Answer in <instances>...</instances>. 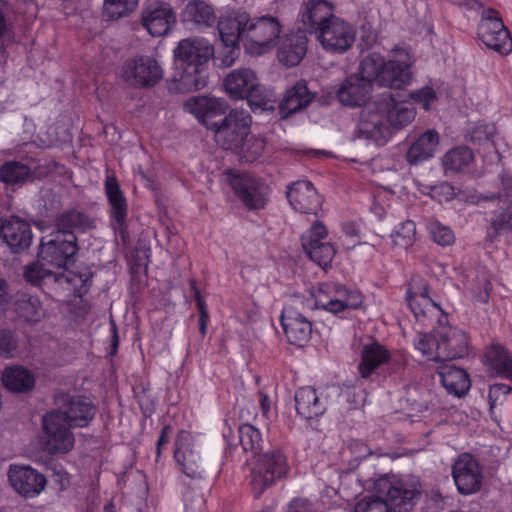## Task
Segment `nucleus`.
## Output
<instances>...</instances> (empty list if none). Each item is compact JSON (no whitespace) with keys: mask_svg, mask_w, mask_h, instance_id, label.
<instances>
[{"mask_svg":"<svg viewBox=\"0 0 512 512\" xmlns=\"http://www.w3.org/2000/svg\"><path fill=\"white\" fill-rule=\"evenodd\" d=\"M250 15L241 9H232L221 15L217 28L223 44L237 45L239 41L245 46L246 27L249 26Z\"/></svg>","mask_w":512,"mask_h":512,"instance_id":"19","label":"nucleus"},{"mask_svg":"<svg viewBox=\"0 0 512 512\" xmlns=\"http://www.w3.org/2000/svg\"><path fill=\"white\" fill-rule=\"evenodd\" d=\"M11 487L20 495L33 498L46 487V477L28 465L11 464L7 471Z\"/></svg>","mask_w":512,"mask_h":512,"instance_id":"17","label":"nucleus"},{"mask_svg":"<svg viewBox=\"0 0 512 512\" xmlns=\"http://www.w3.org/2000/svg\"><path fill=\"white\" fill-rule=\"evenodd\" d=\"M351 450L356 455L357 458H365L369 456L371 453V450L360 441H355L351 445Z\"/></svg>","mask_w":512,"mask_h":512,"instance_id":"63","label":"nucleus"},{"mask_svg":"<svg viewBox=\"0 0 512 512\" xmlns=\"http://www.w3.org/2000/svg\"><path fill=\"white\" fill-rule=\"evenodd\" d=\"M282 25L278 18L265 15L249 20L246 27L245 51L252 56L272 50L280 37Z\"/></svg>","mask_w":512,"mask_h":512,"instance_id":"9","label":"nucleus"},{"mask_svg":"<svg viewBox=\"0 0 512 512\" xmlns=\"http://www.w3.org/2000/svg\"><path fill=\"white\" fill-rule=\"evenodd\" d=\"M183 19L202 30L212 27L217 17L210 4L203 0H192L184 8Z\"/></svg>","mask_w":512,"mask_h":512,"instance_id":"38","label":"nucleus"},{"mask_svg":"<svg viewBox=\"0 0 512 512\" xmlns=\"http://www.w3.org/2000/svg\"><path fill=\"white\" fill-rule=\"evenodd\" d=\"M413 343L427 360L435 362L446 363L469 354V338L456 327L441 328L433 334H417Z\"/></svg>","mask_w":512,"mask_h":512,"instance_id":"2","label":"nucleus"},{"mask_svg":"<svg viewBox=\"0 0 512 512\" xmlns=\"http://www.w3.org/2000/svg\"><path fill=\"white\" fill-rule=\"evenodd\" d=\"M174 458L187 477L196 480L203 478L204 469L199 455L192 447V436L189 432L180 431L177 435Z\"/></svg>","mask_w":512,"mask_h":512,"instance_id":"21","label":"nucleus"},{"mask_svg":"<svg viewBox=\"0 0 512 512\" xmlns=\"http://www.w3.org/2000/svg\"><path fill=\"white\" fill-rule=\"evenodd\" d=\"M428 231L432 239L441 246H448L454 241L452 230L438 221L429 222Z\"/></svg>","mask_w":512,"mask_h":512,"instance_id":"54","label":"nucleus"},{"mask_svg":"<svg viewBox=\"0 0 512 512\" xmlns=\"http://www.w3.org/2000/svg\"><path fill=\"white\" fill-rule=\"evenodd\" d=\"M8 297V286L7 282L0 277V306H2Z\"/></svg>","mask_w":512,"mask_h":512,"instance_id":"64","label":"nucleus"},{"mask_svg":"<svg viewBox=\"0 0 512 512\" xmlns=\"http://www.w3.org/2000/svg\"><path fill=\"white\" fill-rule=\"evenodd\" d=\"M412 98L422 104V108L428 110L436 100V94L430 87H425L411 94Z\"/></svg>","mask_w":512,"mask_h":512,"instance_id":"59","label":"nucleus"},{"mask_svg":"<svg viewBox=\"0 0 512 512\" xmlns=\"http://www.w3.org/2000/svg\"><path fill=\"white\" fill-rule=\"evenodd\" d=\"M184 512H203L205 509V499L202 493L187 489L184 494Z\"/></svg>","mask_w":512,"mask_h":512,"instance_id":"56","label":"nucleus"},{"mask_svg":"<svg viewBox=\"0 0 512 512\" xmlns=\"http://www.w3.org/2000/svg\"><path fill=\"white\" fill-rule=\"evenodd\" d=\"M354 512H392L387 500L380 497H369L360 500Z\"/></svg>","mask_w":512,"mask_h":512,"instance_id":"55","label":"nucleus"},{"mask_svg":"<svg viewBox=\"0 0 512 512\" xmlns=\"http://www.w3.org/2000/svg\"><path fill=\"white\" fill-rule=\"evenodd\" d=\"M314 297L316 308L333 314L347 309H356L362 304V296L358 291L341 285L321 284Z\"/></svg>","mask_w":512,"mask_h":512,"instance_id":"13","label":"nucleus"},{"mask_svg":"<svg viewBox=\"0 0 512 512\" xmlns=\"http://www.w3.org/2000/svg\"><path fill=\"white\" fill-rule=\"evenodd\" d=\"M67 238L52 232L47 240L42 238L39 259L57 269L67 268L74 264L75 256L79 250L77 238H73L70 234L67 235Z\"/></svg>","mask_w":512,"mask_h":512,"instance_id":"12","label":"nucleus"},{"mask_svg":"<svg viewBox=\"0 0 512 512\" xmlns=\"http://www.w3.org/2000/svg\"><path fill=\"white\" fill-rule=\"evenodd\" d=\"M32 175L31 168L19 161H7L0 166V181L7 185H22Z\"/></svg>","mask_w":512,"mask_h":512,"instance_id":"43","label":"nucleus"},{"mask_svg":"<svg viewBox=\"0 0 512 512\" xmlns=\"http://www.w3.org/2000/svg\"><path fill=\"white\" fill-rule=\"evenodd\" d=\"M104 187L111 208V216L119 225H122L127 217L128 205L116 177L107 175Z\"/></svg>","mask_w":512,"mask_h":512,"instance_id":"39","label":"nucleus"},{"mask_svg":"<svg viewBox=\"0 0 512 512\" xmlns=\"http://www.w3.org/2000/svg\"><path fill=\"white\" fill-rule=\"evenodd\" d=\"M452 477L462 495L474 494L481 489L482 470L477 459L469 453H462L455 459Z\"/></svg>","mask_w":512,"mask_h":512,"instance_id":"16","label":"nucleus"},{"mask_svg":"<svg viewBox=\"0 0 512 512\" xmlns=\"http://www.w3.org/2000/svg\"><path fill=\"white\" fill-rule=\"evenodd\" d=\"M240 49L237 45H229L224 44L223 50L220 52L218 56V60L220 61L219 65L222 67H230L232 66L236 59L239 57Z\"/></svg>","mask_w":512,"mask_h":512,"instance_id":"58","label":"nucleus"},{"mask_svg":"<svg viewBox=\"0 0 512 512\" xmlns=\"http://www.w3.org/2000/svg\"><path fill=\"white\" fill-rule=\"evenodd\" d=\"M63 415L71 427H86L96 414V407L87 398L67 396L60 409L55 410Z\"/></svg>","mask_w":512,"mask_h":512,"instance_id":"26","label":"nucleus"},{"mask_svg":"<svg viewBox=\"0 0 512 512\" xmlns=\"http://www.w3.org/2000/svg\"><path fill=\"white\" fill-rule=\"evenodd\" d=\"M491 202H497L496 208L490 211L489 218L493 236L512 232V176L501 175L495 191L479 194L474 200L478 205Z\"/></svg>","mask_w":512,"mask_h":512,"instance_id":"5","label":"nucleus"},{"mask_svg":"<svg viewBox=\"0 0 512 512\" xmlns=\"http://www.w3.org/2000/svg\"><path fill=\"white\" fill-rule=\"evenodd\" d=\"M16 305L19 315L26 321L38 322L45 315L43 305L36 295L22 293L19 295Z\"/></svg>","mask_w":512,"mask_h":512,"instance_id":"44","label":"nucleus"},{"mask_svg":"<svg viewBox=\"0 0 512 512\" xmlns=\"http://www.w3.org/2000/svg\"><path fill=\"white\" fill-rule=\"evenodd\" d=\"M173 53L176 65L184 69L179 78L175 77L180 88L201 89L205 82L199 76V67L213 56L214 48L210 42L202 37L185 38L178 42Z\"/></svg>","mask_w":512,"mask_h":512,"instance_id":"3","label":"nucleus"},{"mask_svg":"<svg viewBox=\"0 0 512 512\" xmlns=\"http://www.w3.org/2000/svg\"><path fill=\"white\" fill-rule=\"evenodd\" d=\"M162 76V68L149 56L130 59L122 67L123 79L134 87H152L161 80Z\"/></svg>","mask_w":512,"mask_h":512,"instance_id":"15","label":"nucleus"},{"mask_svg":"<svg viewBox=\"0 0 512 512\" xmlns=\"http://www.w3.org/2000/svg\"><path fill=\"white\" fill-rule=\"evenodd\" d=\"M416 236V225L413 221L407 220L396 226L391 237L393 244L403 249L412 246Z\"/></svg>","mask_w":512,"mask_h":512,"instance_id":"48","label":"nucleus"},{"mask_svg":"<svg viewBox=\"0 0 512 512\" xmlns=\"http://www.w3.org/2000/svg\"><path fill=\"white\" fill-rule=\"evenodd\" d=\"M251 122L248 111L231 110L220 122L213 123L215 141L225 150H238L249 136Z\"/></svg>","mask_w":512,"mask_h":512,"instance_id":"10","label":"nucleus"},{"mask_svg":"<svg viewBox=\"0 0 512 512\" xmlns=\"http://www.w3.org/2000/svg\"><path fill=\"white\" fill-rule=\"evenodd\" d=\"M442 165L447 176L470 173L474 168V154L468 147H455L444 154Z\"/></svg>","mask_w":512,"mask_h":512,"instance_id":"35","label":"nucleus"},{"mask_svg":"<svg viewBox=\"0 0 512 512\" xmlns=\"http://www.w3.org/2000/svg\"><path fill=\"white\" fill-rule=\"evenodd\" d=\"M60 412L51 411L42 417L39 443L48 454H65L75 444L74 434Z\"/></svg>","mask_w":512,"mask_h":512,"instance_id":"8","label":"nucleus"},{"mask_svg":"<svg viewBox=\"0 0 512 512\" xmlns=\"http://www.w3.org/2000/svg\"><path fill=\"white\" fill-rule=\"evenodd\" d=\"M307 41L305 32L300 29L287 35L278 51L280 62L288 67L298 65L306 54Z\"/></svg>","mask_w":512,"mask_h":512,"instance_id":"34","label":"nucleus"},{"mask_svg":"<svg viewBox=\"0 0 512 512\" xmlns=\"http://www.w3.org/2000/svg\"><path fill=\"white\" fill-rule=\"evenodd\" d=\"M55 230L52 233L57 234L66 239L70 234L73 238H77V233L84 232L91 227V221L82 212L69 209L59 213L55 218Z\"/></svg>","mask_w":512,"mask_h":512,"instance_id":"33","label":"nucleus"},{"mask_svg":"<svg viewBox=\"0 0 512 512\" xmlns=\"http://www.w3.org/2000/svg\"><path fill=\"white\" fill-rule=\"evenodd\" d=\"M495 133L493 125L478 123L467 130L465 138L474 145H481L488 142Z\"/></svg>","mask_w":512,"mask_h":512,"instance_id":"52","label":"nucleus"},{"mask_svg":"<svg viewBox=\"0 0 512 512\" xmlns=\"http://www.w3.org/2000/svg\"><path fill=\"white\" fill-rule=\"evenodd\" d=\"M0 235L15 253L27 249L33 238L30 225L17 217L9 219L2 225Z\"/></svg>","mask_w":512,"mask_h":512,"instance_id":"27","label":"nucleus"},{"mask_svg":"<svg viewBox=\"0 0 512 512\" xmlns=\"http://www.w3.org/2000/svg\"><path fill=\"white\" fill-rule=\"evenodd\" d=\"M385 59L378 53L366 55L360 62L359 77L367 80L371 86L373 82L378 84V78L382 72Z\"/></svg>","mask_w":512,"mask_h":512,"instance_id":"45","label":"nucleus"},{"mask_svg":"<svg viewBox=\"0 0 512 512\" xmlns=\"http://www.w3.org/2000/svg\"><path fill=\"white\" fill-rule=\"evenodd\" d=\"M327 236L328 232L326 227L321 222H315L301 237L304 251L308 253L307 242H311L312 247L319 246L320 243H328Z\"/></svg>","mask_w":512,"mask_h":512,"instance_id":"51","label":"nucleus"},{"mask_svg":"<svg viewBox=\"0 0 512 512\" xmlns=\"http://www.w3.org/2000/svg\"><path fill=\"white\" fill-rule=\"evenodd\" d=\"M265 145L263 138L249 134L237 151L247 162H253L263 154Z\"/></svg>","mask_w":512,"mask_h":512,"instance_id":"50","label":"nucleus"},{"mask_svg":"<svg viewBox=\"0 0 512 512\" xmlns=\"http://www.w3.org/2000/svg\"><path fill=\"white\" fill-rule=\"evenodd\" d=\"M184 109L204 123L209 118L224 114L228 109V103L223 98L198 96L185 101Z\"/></svg>","mask_w":512,"mask_h":512,"instance_id":"28","label":"nucleus"},{"mask_svg":"<svg viewBox=\"0 0 512 512\" xmlns=\"http://www.w3.org/2000/svg\"><path fill=\"white\" fill-rule=\"evenodd\" d=\"M440 136L435 130H426L411 144L406 153V160L410 165H418L431 159L439 146Z\"/></svg>","mask_w":512,"mask_h":512,"instance_id":"29","label":"nucleus"},{"mask_svg":"<svg viewBox=\"0 0 512 512\" xmlns=\"http://www.w3.org/2000/svg\"><path fill=\"white\" fill-rule=\"evenodd\" d=\"M300 22L304 32H320L323 26L336 17L333 5L327 0H308L300 10Z\"/></svg>","mask_w":512,"mask_h":512,"instance_id":"24","label":"nucleus"},{"mask_svg":"<svg viewBox=\"0 0 512 512\" xmlns=\"http://www.w3.org/2000/svg\"><path fill=\"white\" fill-rule=\"evenodd\" d=\"M3 385L13 392H26L33 388L35 378L26 368L21 366H11L2 373Z\"/></svg>","mask_w":512,"mask_h":512,"instance_id":"42","label":"nucleus"},{"mask_svg":"<svg viewBox=\"0 0 512 512\" xmlns=\"http://www.w3.org/2000/svg\"><path fill=\"white\" fill-rule=\"evenodd\" d=\"M313 97L304 81L297 82L286 91L280 103L282 116L289 117L291 114L304 109L311 103Z\"/></svg>","mask_w":512,"mask_h":512,"instance_id":"36","label":"nucleus"},{"mask_svg":"<svg viewBox=\"0 0 512 512\" xmlns=\"http://www.w3.org/2000/svg\"><path fill=\"white\" fill-rule=\"evenodd\" d=\"M297 413L304 419H313L321 416L326 405L317 395L316 390L311 387H302L295 394Z\"/></svg>","mask_w":512,"mask_h":512,"instance_id":"37","label":"nucleus"},{"mask_svg":"<svg viewBox=\"0 0 512 512\" xmlns=\"http://www.w3.org/2000/svg\"><path fill=\"white\" fill-rule=\"evenodd\" d=\"M376 490L385 496L392 512H409L421 494V484L416 477L384 476L376 482Z\"/></svg>","mask_w":512,"mask_h":512,"instance_id":"6","label":"nucleus"},{"mask_svg":"<svg viewBox=\"0 0 512 512\" xmlns=\"http://www.w3.org/2000/svg\"><path fill=\"white\" fill-rule=\"evenodd\" d=\"M289 512H315L312 504L306 499H294L289 504Z\"/></svg>","mask_w":512,"mask_h":512,"instance_id":"61","label":"nucleus"},{"mask_svg":"<svg viewBox=\"0 0 512 512\" xmlns=\"http://www.w3.org/2000/svg\"><path fill=\"white\" fill-rule=\"evenodd\" d=\"M478 37L489 49L501 54H508L512 51V38L505 28L500 14L488 8L483 10L478 25Z\"/></svg>","mask_w":512,"mask_h":512,"instance_id":"11","label":"nucleus"},{"mask_svg":"<svg viewBox=\"0 0 512 512\" xmlns=\"http://www.w3.org/2000/svg\"><path fill=\"white\" fill-rule=\"evenodd\" d=\"M371 86L358 75L348 77L339 87L337 97L346 106H361L369 98Z\"/></svg>","mask_w":512,"mask_h":512,"instance_id":"31","label":"nucleus"},{"mask_svg":"<svg viewBox=\"0 0 512 512\" xmlns=\"http://www.w3.org/2000/svg\"><path fill=\"white\" fill-rule=\"evenodd\" d=\"M47 263L41 261L34 262L27 265L24 270L26 280L34 285H39L42 280L52 275L50 268H47Z\"/></svg>","mask_w":512,"mask_h":512,"instance_id":"53","label":"nucleus"},{"mask_svg":"<svg viewBox=\"0 0 512 512\" xmlns=\"http://www.w3.org/2000/svg\"><path fill=\"white\" fill-rule=\"evenodd\" d=\"M407 300L415 319L426 324L437 319L441 314V308L428 297L425 290L419 294H408Z\"/></svg>","mask_w":512,"mask_h":512,"instance_id":"40","label":"nucleus"},{"mask_svg":"<svg viewBox=\"0 0 512 512\" xmlns=\"http://www.w3.org/2000/svg\"><path fill=\"white\" fill-rule=\"evenodd\" d=\"M231 187L241 201L249 209H261L265 206L269 188L250 176H233L230 179Z\"/></svg>","mask_w":512,"mask_h":512,"instance_id":"23","label":"nucleus"},{"mask_svg":"<svg viewBox=\"0 0 512 512\" xmlns=\"http://www.w3.org/2000/svg\"><path fill=\"white\" fill-rule=\"evenodd\" d=\"M415 116L416 111L411 103L397 101L390 93H384L363 109L359 130L366 138L380 144L390 135L391 128L402 129Z\"/></svg>","mask_w":512,"mask_h":512,"instance_id":"1","label":"nucleus"},{"mask_svg":"<svg viewBox=\"0 0 512 512\" xmlns=\"http://www.w3.org/2000/svg\"><path fill=\"white\" fill-rule=\"evenodd\" d=\"M225 92L234 100L246 99L255 112L273 109L272 95L248 67L230 71L223 80Z\"/></svg>","mask_w":512,"mask_h":512,"instance_id":"4","label":"nucleus"},{"mask_svg":"<svg viewBox=\"0 0 512 512\" xmlns=\"http://www.w3.org/2000/svg\"><path fill=\"white\" fill-rule=\"evenodd\" d=\"M318 40L325 50L343 53L353 44L355 33L348 23L336 17L323 26L318 33Z\"/></svg>","mask_w":512,"mask_h":512,"instance_id":"18","label":"nucleus"},{"mask_svg":"<svg viewBox=\"0 0 512 512\" xmlns=\"http://www.w3.org/2000/svg\"><path fill=\"white\" fill-rule=\"evenodd\" d=\"M281 325L291 344L303 346L310 339L311 322L294 305H286L283 308Z\"/></svg>","mask_w":512,"mask_h":512,"instance_id":"22","label":"nucleus"},{"mask_svg":"<svg viewBox=\"0 0 512 512\" xmlns=\"http://www.w3.org/2000/svg\"><path fill=\"white\" fill-rule=\"evenodd\" d=\"M288 472V461L281 450L273 448L258 454L250 474L255 497H259L276 481L286 477Z\"/></svg>","mask_w":512,"mask_h":512,"instance_id":"7","label":"nucleus"},{"mask_svg":"<svg viewBox=\"0 0 512 512\" xmlns=\"http://www.w3.org/2000/svg\"><path fill=\"white\" fill-rule=\"evenodd\" d=\"M413 60L406 49L396 48L392 51L390 59L385 60L382 72L378 78V85L401 89L412 82L410 70Z\"/></svg>","mask_w":512,"mask_h":512,"instance_id":"14","label":"nucleus"},{"mask_svg":"<svg viewBox=\"0 0 512 512\" xmlns=\"http://www.w3.org/2000/svg\"><path fill=\"white\" fill-rule=\"evenodd\" d=\"M311 242H307L308 246V253L307 255L309 258L317 263L322 268H327L330 263L332 262L336 250L334 246L328 242V243H320L319 246L312 247Z\"/></svg>","mask_w":512,"mask_h":512,"instance_id":"49","label":"nucleus"},{"mask_svg":"<svg viewBox=\"0 0 512 512\" xmlns=\"http://www.w3.org/2000/svg\"><path fill=\"white\" fill-rule=\"evenodd\" d=\"M139 0H104V15L111 20L127 16L133 12Z\"/></svg>","mask_w":512,"mask_h":512,"instance_id":"47","label":"nucleus"},{"mask_svg":"<svg viewBox=\"0 0 512 512\" xmlns=\"http://www.w3.org/2000/svg\"><path fill=\"white\" fill-rule=\"evenodd\" d=\"M511 391V388L506 385V384H494L490 387L489 389V393H488V398H489V401H490V407L491 409L494 407L495 405V402L497 400V398L499 397V395H507L508 393H510Z\"/></svg>","mask_w":512,"mask_h":512,"instance_id":"60","label":"nucleus"},{"mask_svg":"<svg viewBox=\"0 0 512 512\" xmlns=\"http://www.w3.org/2000/svg\"><path fill=\"white\" fill-rule=\"evenodd\" d=\"M484 359L495 375L512 380V356L501 345H491L486 350Z\"/></svg>","mask_w":512,"mask_h":512,"instance_id":"41","label":"nucleus"},{"mask_svg":"<svg viewBox=\"0 0 512 512\" xmlns=\"http://www.w3.org/2000/svg\"><path fill=\"white\" fill-rule=\"evenodd\" d=\"M286 194L295 211L316 215L321 208L322 198L310 181L299 180L292 183Z\"/></svg>","mask_w":512,"mask_h":512,"instance_id":"20","label":"nucleus"},{"mask_svg":"<svg viewBox=\"0 0 512 512\" xmlns=\"http://www.w3.org/2000/svg\"><path fill=\"white\" fill-rule=\"evenodd\" d=\"M142 24L150 35L160 37L176 24V14L167 3L150 5L142 12Z\"/></svg>","mask_w":512,"mask_h":512,"instance_id":"25","label":"nucleus"},{"mask_svg":"<svg viewBox=\"0 0 512 512\" xmlns=\"http://www.w3.org/2000/svg\"><path fill=\"white\" fill-rule=\"evenodd\" d=\"M239 442L245 452H251L258 455L262 449V435L260 431L250 424H243L238 429Z\"/></svg>","mask_w":512,"mask_h":512,"instance_id":"46","label":"nucleus"},{"mask_svg":"<svg viewBox=\"0 0 512 512\" xmlns=\"http://www.w3.org/2000/svg\"><path fill=\"white\" fill-rule=\"evenodd\" d=\"M171 433L172 429L169 425H166L162 428L160 436L156 443L157 457H159L161 454V447L169 442Z\"/></svg>","mask_w":512,"mask_h":512,"instance_id":"62","label":"nucleus"},{"mask_svg":"<svg viewBox=\"0 0 512 512\" xmlns=\"http://www.w3.org/2000/svg\"><path fill=\"white\" fill-rule=\"evenodd\" d=\"M17 349V339L9 331H0V357H13Z\"/></svg>","mask_w":512,"mask_h":512,"instance_id":"57","label":"nucleus"},{"mask_svg":"<svg viewBox=\"0 0 512 512\" xmlns=\"http://www.w3.org/2000/svg\"><path fill=\"white\" fill-rule=\"evenodd\" d=\"M390 357L389 350L378 342L363 345L361 361L357 367L360 377L363 379L370 378L381 365L389 361Z\"/></svg>","mask_w":512,"mask_h":512,"instance_id":"32","label":"nucleus"},{"mask_svg":"<svg viewBox=\"0 0 512 512\" xmlns=\"http://www.w3.org/2000/svg\"><path fill=\"white\" fill-rule=\"evenodd\" d=\"M440 381L446 391L456 397L464 396L470 389L468 373L450 363H442L437 368Z\"/></svg>","mask_w":512,"mask_h":512,"instance_id":"30","label":"nucleus"}]
</instances>
